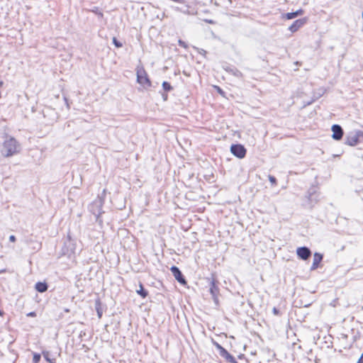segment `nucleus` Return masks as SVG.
I'll return each instance as SVG.
<instances>
[{"label": "nucleus", "instance_id": "nucleus-34", "mask_svg": "<svg viewBox=\"0 0 363 363\" xmlns=\"http://www.w3.org/2000/svg\"><path fill=\"white\" fill-rule=\"evenodd\" d=\"M217 347L218 349L220 350V352L221 351V348H223V347H221L220 345L217 344Z\"/></svg>", "mask_w": 363, "mask_h": 363}, {"label": "nucleus", "instance_id": "nucleus-23", "mask_svg": "<svg viewBox=\"0 0 363 363\" xmlns=\"http://www.w3.org/2000/svg\"><path fill=\"white\" fill-rule=\"evenodd\" d=\"M113 44L115 45L116 48H120L123 47L122 43H121L116 37H113L112 39Z\"/></svg>", "mask_w": 363, "mask_h": 363}, {"label": "nucleus", "instance_id": "nucleus-21", "mask_svg": "<svg viewBox=\"0 0 363 363\" xmlns=\"http://www.w3.org/2000/svg\"><path fill=\"white\" fill-rule=\"evenodd\" d=\"M137 293L140 295L143 298H145L147 295V293L143 289L142 284H140V289L137 290Z\"/></svg>", "mask_w": 363, "mask_h": 363}, {"label": "nucleus", "instance_id": "nucleus-9", "mask_svg": "<svg viewBox=\"0 0 363 363\" xmlns=\"http://www.w3.org/2000/svg\"><path fill=\"white\" fill-rule=\"evenodd\" d=\"M171 272H172L174 278L181 284H186V281L183 277V275L181 272V271L179 269L178 267L173 266L171 267Z\"/></svg>", "mask_w": 363, "mask_h": 363}, {"label": "nucleus", "instance_id": "nucleus-36", "mask_svg": "<svg viewBox=\"0 0 363 363\" xmlns=\"http://www.w3.org/2000/svg\"><path fill=\"white\" fill-rule=\"evenodd\" d=\"M334 139L337 140H341L342 138H337V137H335V138H333Z\"/></svg>", "mask_w": 363, "mask_h": 363}, {"label": "nucleus", "instance_id": "nucleus-6", "mask_svg": "<svg viewBox=\"0 0 363 363\" xmlns=\"http://www.w3.org/2000/svg\"><path fill=\"white\" fill-rule=\"evenodd\" d=\"M308 18L306 17L299 18L294 21V23L289 27V30L291 33L296 32L300 28L306 23Z\"/></svg>", "mask_w": 363, "mask_h": 363}, {"label": "nucleus", "instance_id": "nucleus-14", "mask_svg": "<svg viewBox=\"0 0 363 363\" xmlns=\"http://www.w3.org/2000/svg\"><path fill=\"white\" fill-rule=\"evenodd\" d=\"M221 357L225 358L228 362L230 363H237L234 357H233L230 353L228 352L224 348H221V351L220 352Z\"/></svg>", "mask_w": 363, "mask_h": 363}, {"label": "nucleus", "instance_id": "nucleus-5", "mask_svg": "<svg viewBox=\"0 0 363 363\" xmlns=\"http://www.w3.org/2000/svg\"><path fill=\"white\" fill-rule=\"evenodd\" d=\"M103 199L99 197L96 199L94 203L91 204L90 207V211L92 212L94 215L96 217H99L101 213V208L103 206Z\"/></svg>", "mask_w": 363, "mask_h": 363}, {"label": "nucleus", "instance_id": "nucleus-37", "mask_svg": "<svg viewBox=\"0 0 363 363\" xmlns=\"http://www.w3.org/2000/svg\"><path fill=\"white\" fill-rule=\"evenodd\" d=\"M183 73H184V74L188 76L187 72H186L185 71H184Z\"/></svg>", "mask_w": 363, "mask_h": 363}, {"label": "nucleus", "instance_id": "nucleus-30", "mask_svg": "<svg viewBox=\"0 0 363 363\" xmlns=\"http://www.w3.org/2000/svg\"><path fill=\"white\" fill-rule=\"evenodd\" d=\"M16 237H15L14 235H10V237H9V240H10L11 242H14L16 241Z\"/></svg>", "mask_w": 363, "mask_h": 363}, {"label": "nucleus", "instance_id": "nucleus-19", "mask_svg": "<svg viewBox=\"0 0 363 363\" xmlns=\"http://www.w3.org/2000/svg\"><path fill=\"white\" fill-rule=\"evenodd\" d=\"M164 92H169L174 89L173 86L168 82L164 81L162 84Z\"/></svg>", "mask_w": 363, "mask_h": 363}, {"label": "nucleus", "instance_id": "nucleus-13", "mask_svg": "<svg viewBox=\"0 0 363 363\" xmlns=\"http://www.w3.org/2000/svg\"><path fill=\"white\" fill-rule=\"evenodd\" d=\"M304 13V11L302 9H300L294 12H289L285 14H284V18H285L287 20H291L293 18H296L298 16L302 15Z\"/></svg>", "mask_w": 363, "mask_h": 363}, {"label": "nucleus", "instance_id": "nucleus-18", "mask_svg": "<svg viewBox=\"0 0 363 363\" xmlns=\"http://www.w3.org/2000/svg\"><path fill=\"white\" fill-rule=\"evenodd\" d=\"M95 308H96V311L97 312L99 318H101L102 316V309H101V301L99 299L96 300V301H95Z\"/></svg>", "mask_w": 363, "mask_h": 363}, {"label": "nucleus", "instance_id": "nucleus-35", "mask_svg": "<svg viewBox=\"0 0 363 363\" xmlns=\"http://www.w3.org/2000/svg\"><path fill=\"white\" fill-rule=\"evenodd\" d=\"M206 21L209 23H213V21L212 20H206Z\"/></svg>", "mask_w": 363, "mask_h": 363}, {"label": "nucleus", "instance_id": "nucleus-7", "mask_svg": "<svg viewBox=\"0 0 363 363\" xmlns=\"http://www.w3.org/2000/svg\"><path fill=\"white\" fill-rule=\"evenodd\" d=\"M223 69L228 73L236 77L237 78L241 79L243 77V74L234 65H225L223 67Z\"/></svg>", "mask_w": 363, "mask_h": 363}, {"label": "nucleus", "instance_id": "nucleus-10", "mask_svg": "<svg viewBox=\"0 0 363 363\" xmlns=\"http://www.w3.org/2000/svg\"><path fill=\"white\" fill-rule=\"evenodd\" d=\"M210 293L211 294L216 304H218V299L217 297V294L218 293V288L216 286L213 279L211 281Z\"/></svg>", "mask_w": 363, "mask_h": 363}, {"label": "nucleus", "instance_id": "nucleus-15", "mask_svg": "<svg viewBox=\"0 0 363 363\" xmlns=\"http://www.w3.org/2000/svg\"><path fill=\"white\" fill-rule=\"evenodd\" d=\"M323 259V255L320 253L315 252L313 256V262L311 266V270H315L318 268L319 263Z\"/></svg>", "mask_w": 363, "mask_h": 363}, {"label": "nucleus", "instance_id": "nucleus-22", "mask_svg": "<svg viewBox=\"0 0 363 363\" xmlns=\"http://www.w3.org/2000/svg\"><path fill=\"white\" fill-rule=\"evenodd\" d=\"M213 87L220 96L226 97V93L220 86L215 85Z\"/></svg>", "mask_w": 363, "mask_h": 363}, {"label": "nucleus", "instance_id": "nucleus-29", "mask_svg": "<svg viewBox=\"0 0 363 363\" xmlns=\"http://www.w3.org/2000/svg\"><path fill=\"white\" fill-rule=\"evenodd\" d=\"M64 100L65 101V104H66V106L67 107L68 109H69L70 108V106H69V101H68V99H67L66 96H64Z\"/></svg>", "mask_w": 363, "mask_h": 363}, {"label": "nucleus", "instance_id": "nucleus-1", "mask_svg": "<svg viewBox=\"0 0 363 363\" xmlns=\"http://www.w3.org/2000/svg\"><path fill=\"white\" fill-rule=\"evenodd\" d=\"M21 145L15 138H6L1 147V154L4 157H9L18 154L21 150Z\"/></svg>", "mask_w": 363, "mask_h": 363}, {"label": "nucleus", "instance_id": "nucleus-20", "mask_svg": "<svg viewBox=\"0 0 363 363\" xmlns=\"http://www.w3.org/2000/svg\"><path fill=\"white\" fill-rule=\"evenodd\" d=\"M90 11L95 13L96 15H97L99 16V18H104V13L99 10V7H97V6H94L90 10Z\"/></svg>", "mask_w": 363, "mask_h": 363}, {"label": "nucleus", "instance_id": "nucleus-25", "mask_svg": "<svg viewBox=\"0 0 363 363\" xmlns=\"http://www.w3.org/2000/svg\"><path fill=\"white\" fill-rule=\"evenodd\" d=\"M33 362H34V363H38V362H40V354H35L33 355Z\"/></svg>", "mask_w": 363, "mask_h": 363}, {"label": "nucleus", "instance_id": "nucleus-32", "mask_svg": "<svg viewBox=\"0 0 363 363\" xmlns=\"http://www.w3.org/2000/svg\"><path fill=\"white\" fill-rule=\"evenodd\" d=\"M273 313L275 314V315H278L279 313V311L277 308H273Z\"/></svg>", "mask_w": 363, "mask_h": 363}, {"label": "nucleus", "instance_id": "nucleus-24", "mask_svg": "<svg viewBox=\"0 0 363 363\" xmlns=\"http://www.w3.org/2000/svg\"><path fill=\"white\" fill-rule=\"evenodd\" d=\"M178 44H179V45L180 47H182V48H185V49H187V48H188V45H187V43H186V42H184V40H181V39H179V40H178Z\"/></svg>", "mask_w": 363, "mask_h": 363}, {"label": "nucleus", "instance_id": "nucleus-12", "mask_svg": "<svg viewBox=\"0 0 363 363\" xmlns=\"http://www.w3.org/2000/svg\"><path fill=\"white\" fill-rule=\"evenodd\" d=\"M71 242L69 241L68 242H65L62 249V254L63 255H67L68 257H71L72 255L74 254V249L72 247H70Z\"/></svg>", "mask_w": 363, "mask_h": 363}, {"label": "nucleus", "instance_id": "nucleus-11", "mask_svg": "<svg viewBox=\"0 0 363 363\" xmlns=\"http://www.w3.org/2000/svg\"><path fill=\"white\" fill-rule=\"evenodd\" d=\"M331 130L333 132L331 136H343L344 135V130L338 124L333 125L331 127Z\"/></svg>", "mask_w": 363, "mask_h": 363}, {"label": "nucleus", "instance_id": "nucleus-8", "mask_svg": "<svg viewBox=\"0 0 363 363\" xmlns=\"http://www.w3.org/2000/svg\"><path fill=\"white\" fill-rule=\"evenodd\" d=\"M297 255L302 259H307L311 255V250L306 247H301L297 249Z\"/></svg>", "mask_w": 363, "mask_h": 363}, {"label": "nucleus", "instance_id": "nucleus-4", "mask_svg": "<svg viewBox=\"0 0 363 363\" xmlns=\"http://www.w3.org/2000/svg\"><path fill=\"white\" fill-rule=\"evenodd\" d=\"M230 152L233 155L238 158H243L246 155V149L245 147L240 144L232 145L230 147Z\"/></svg>", "mask_w": 363, "mask_h": 363}, {"label": "nucleus", "instance_id": "nucleus-3", "mask_svg": "<svg viewBox=\"0 0 363 363\" xmlns=\"http://www.w3.org/2000/svg\"><path fill=\"white\" fill-rule=\"evenodd\" d=\"M174 2H177L179 4L178 6H174V9L175 11H180L183 13L186 14H192L194 13V7L192 5L189 4V3L186 2L185 0H179V1H174Z\"/></svg>", "mask_w": 363, "mask_h": 363}, {"label": "nucleus", "instance_id": "nucleus-26", "mask_svg": "<svg viewBox=\"0 0 363 363\" xmlns=\"http://www.w3.org/2000/svg\"><path fill=\"white\" fill-rule=\"evenodd\" d=\"M269 180L270 181V182L272 184H277V179L274 177L273 176H271L269 175Z\"/></svg>", "mask_w": 363, "mask_h": 363}, {"label": "nucleus", "instance_id": "nucleus-2", "mask_svg": "<svg viewBox=\"0 0 363 363\" xmlns=\"http://www.w3.org/2000/svg\"><path fill=\"white\" fill-rule=\"evenodd\" d=\"M136 76L137 82L144 88H149L152 86V82L147 74V72L143 67L137 68Z\"/></svg>", "mask_w": 363, "mask_h": 363}, {"label": "nucleus", "instance_id": "nucleus-17", "mask_svg": "<svg viewBox=\"0 0 363 363\" xmlns=\"http://www.w3.org/2000/svg\"><path fill=\"white\" fill-rule=\"evenodd\" d=\"M35 289L39 292H45L48 289V286L45 283L38 282L35 284Z\"/></svg>", "mask_w": 363, "mask_h": 363}, {"label": "nucleus", "instance_id": "nucleus-33", "mask_svg": "<svg viewBox=\"0 0 363 363\" xmlns=\"http://www.w3.org/2000/svg\"><path fill=\"white\" fill-rule=\"evenodd\" d=\"M35 315H36V314H35V312H30V313H29L28 314V316H32V317H34V316H35Z\"/></svg>", "mask_w": 363, "mask_h": 363}, {"label": "nucleus", "instance_id": "nucleus-16", "mask_svg": "<svg viewBox=\"0 0 363 363\" xmlns=\"http://www.w3.org/2000/svg\"><path fill=\"white\" fill-rule=\"evenodd\" d=\"M344 143L350 146H354L359 143V138H345Z\"/></svg>", "mask_w": 363, "mask_h": 363}, {"label": "nucleus", "instance_id": "nucleus-27", "mask_svg": "<svg viewBox=\"0 0 363 363\" xmlns=\"http://www.w3.org/2000/svg\"><path fill=\"white\" fill-rule=\"evenodd\" d=\"M161 94H162V98L163 101H167L168 100L167 92H163V93H161Z\"/></svg>", "mask_w": 363, "mask_h": 363}, {"label": "nucleus", "instance_id": "nucleus-31", "mask_svg": "<svg viewBox=\"0 0 363 363\" xmlns=\"http://www.w3.org/2000/svg\"><path fill=\"white\" fill-rule=\"evenodd\" d=\"M357 363H363V353L362 354L360 358L359 359Z\"/></svg>", "mask_w": 363, "mask_h": 363}, {"label": "nucleus", "instance_id": "nucleus-28", "mask_svg": "<svg viewBox=\"0 0 363 363\" xmlns=\"http://www.w3.org/2000/svg\"><path fill=\"white\" fill-rule=\"evenodd\" d=\"M354 136H357V137L363 136V130H356Z\"/></svg>", "mask_w": 363, "mask_h": 363}, {"label": "nucleus", "instance_id": "nucleus-38", "mask_svg": "<svg viewBox=\"0 0 363 363\" xmlns=\"http://www.w3.org/2000/svg\"><path fill=\"white\" fill-rule=\"evenodd\" d=\"M65 312H69V309H67H67H65Z\"/></svg>", "mask_w": 363, "mask_h": 363}]
</instances>
